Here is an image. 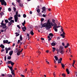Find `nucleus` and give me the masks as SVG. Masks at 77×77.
<instances>
[{
	"label": "nucleus",
	"mask_w": 77,
	"mask_h": 77,
	"mask_svg": "<svg viewBox=\"0 0 77 77\" xmlns=\"http://www.w3.org/2000/svg\"><path fill=\"white\" fill-rule=\"evenodd\" d=\"M20 40H19L18 41L17 44H19V43H20Z\"/></svg>",
	"instance_id": "nucleus-50"
},
{
	"label": "nucleus",
	"mask_w": 77,
	"mask_h": 77,
	"mask_svg": "<svg viewBox=\"0 0 77 77\" xmlns=\"http://www.w3.org/2000/svg\"><path fill=\"white\" fill-rule=\"evenodd\" d=\"M41 23H42V21H44V19L43 18H42L41 19Z\"/></svg>",
	"instance_id": "nucleus-32"
},
{
	"label": "nucleus",
	"mask_w": 77,
	"mask_h": 77,
	"mask_svg": "<svg viewBox=\"0 0 77 77\" xmlns=\"http://www.w3.org/2000/svg\"><path fill=\"white\" fill-rule=\"evenodd\" d=\"M8 11H9V12H11V9L10 8H8Z\"/></svg>",
	"instance_id": "nucleus-45"
},
{
	"label": "nucleus",
	"mask_w": 77,
	"mask_h": 77,
	"mask_svg": "<svg viewBox=\"0 0 77 77\" xmlns=\"http://www.w3.org/2000/svg\"><path fill=\"white\" fill-rule=\"evenodd\" d=\"M5 51V50L3 49H2L1 51V52H3V51Z\"/></svg>",
	"instance_id": "nucleus-55"
},
{
	"label": "nucleus",
	"mask_w": 77,
	"mask_h": 77,
	"mask_svg": "<svg viewBox=\"0 0 77 77\" xmlns=\"http://www.w3.org/2000/svg\"><path fill=\"white\" fill-rule=\"evenodd\" d=\"M8 59L9 60H10V59H11V56H8Z\"/></svg>",
	"instance_id": "nucleus-43"
},
{
	"label": "nucleus",
	"mask_w": 77,
	"mask_h": 77,
	"mask_svg": "<svg viewBox=\"0 0 77 77\" xmlns=\"http://www.w3.org/2000/svg\"><path fill=\"white\" fill-rule=\"evenodd\" d=\"M0 2L1 3V4L2 5H4L5 6L6 5V3L5 1V0H0Z\"/></svg>",
	"instance_id": "nucleus-4"
},
{
	"label": "nucleus",
	"mask_w": 77,
	"mask_h": 77,
	"mask_svg": "<svg viewBox=\"0 0 77 77\" xmlns=\"http://www.w3.org/2000/svg\"><path fill=\"white\" fill-rule=\"evenodd\" d=\"M1 47H2V48H5V46L2 44L1 45Z\"/></svg>",
	"instance_id": "nucleus-21"
},
{
	"label": "nucleus",
	"mask_w": 77,
	"mask_h": 77,
	"mask_svg": "<svg viewBox=\"0 0 77 77\" xmlns=\"http://www.w3.org/2000/svg\"><path fill=\"white\" fill-rule=\"evenodd\" d=\"M16 36H19L20 35V34L19 33H18V32H16Z\"/></svg>",
	"instance_id": "nucleus-39"
},
{
	"label": "nucleus",
	"mask_w": 77,
	"mask_h": 77,
	"mask_svg": "<svg viewBox=\"0 0 77 77\" xmlns=\"http://www.w3.org/2000/svg\"><path fill=\"white\" fill-rule=\"evenodd\" d=\"M12 61H8L7 62V63H8V64H10L11 63V62Z\"/></svg>",
	"instance_id": "nucleus-27"
},
{
	"label": "nucleus",
	"mask_w": 77,
	"mask_h": 77,
	"mask_svg": "<svg viewBox=\"0 0 77 77\" xmlns=\"http://www.w3.org/2000/svg\"><path fill=\"white\" fill-rule=\"evenodd\" d=\"M6 50V53H8V51L9 50H11V48H5Z\"/></svg>",
	"instance_id": "nucleus-8"
},
{
	"label": "nucleus",
	"mask_w": 77,
	"mask_h": 77,
	"mask_svg": "<svg viewBox=\"0 0 77 77\" xmlns=\"http://www.w3.org/2000/svg\"><path fill=\"white\" fill-rule=\"evenodd\" d=\"M62 66V68H65V65L63 64H62V63L61 64Z\"/></svg>",
	"instance_id": "nucleus-29"
},
{
	"label": "nucleus",
	"mask_w": 77,
	"mask_h": 77,
	"mask_svg": "<svg viewBox=\"0 0 77 77\" xmlns=\"http://www.w3.org/2000/svg\"><path fill=\"white\" fill-rule=\"evenodd\" d=\"M4 60L5 61H6V56H5V60Z\"/></svg>",
	"instance_id": "nucleus-52"
},
{
	"label": "nucleus",
	"mask_w": 77,
	"mask_h": 77,
	"mask_svg": "<svg viewBox=\"0 0 77 77\" xmlns=\"http://www.w3.org/2000/svg\"><path fill=\"white\" fill-rule=\"evenodd\" d=\"M26 24V21L24 20L23 23H22V25L23 26H24V24Z\"/></svg>",
	"instance_id": "nucleus-31"
},
{
	"label": "nucleus",
	"mask_w": 77,
	"mask_h": 77,
	"mask_svg": "<svg viewBox=\"0 0 77 77\" xmlns=\"http://www.w3.org/2000/svg\"><path fill=\"white\" fill-rule=\"evenodd\" d=\"M62 45H63V46H64V45H65V44H64V43H62Z\"/></svg>",
	"instance_id": "nucleus-57"
},
{
	"label": "nucleus",
	"mask_w": 77,
	"mask_h": 77,
	"mask_svg": "<svg viewBox=\"0 0 77 77\" xmlns=\"http://www.w3.org/2000/svg\"><path fill=\"white\" fill-rule=\"evenodd\" d=\"M46 62L48 64H50V63H49L47 61H46Z\"/></svg>",
	"instance_id": "nucleus-53"
},
{
	"label": "nucleus",
	"mask_w": 77,
	"mask_h": 77,
	"mask_svg": "<svg viewBox=\"0 0 77 77\" xmlns=\"http://www.w3.org/2000/svg\"><path fill=\"white\" fill-rule=\"evenodd\" d=\"M5 23H8L9 22H8V20H5Z\"/></svg>",
	"instance_id": "nucleus-37"
},
{
	"label": "nucleus",
	"mask_w": 77,
	"mask_h": 77,
	"mask_svg": "<svg viewBox=\"0 0 77 77\" xmlns=\"http://www.w3.org/2000/svg\"><path fill=\"white\" fill-rule=\"evenodd\" d=\"M11 71L12 75H14V76L15 75L14 74V70L13 69H12L11 70Z\"/></svg>",
	"instance_id": "nucleus-14"
},
{
	"label": "nucleus",
	"mask_w": 77,
	"mask_h": 77,
	"mask_svg": "<svg viewBox=\"0 0 77 77\" xmlns=\"http://www.w3.org/2000/svg\"><path fill=\"white\" fill-rule=\"evenodd\" d=\"M17 16L18 17H21V15H20V14L17 15Z\"/></svg>",
	"instance_id": "nucleus-60"
},
{
	"label": "nucleus",
	"mask_w": 77,
	"mask_h": 77,
	"mask_svg": "<svg viewBox=\"0 0 77 77\" xmlns=\"http://www.w3.org/2000/svg\"><path fill=\"white\" fill-rule=\"evenodd\" d=\"M52 21L54 23V26L53 27V28L54 29L55 32H57V28H59V27H60V26H57V25L56 24V23H54V22H55V20H54V19L52 20Z\"/></svg>",
	"instance_id": "nucleus-3"
},
{
	"label": "nucleus",
	"mask_w": 77,
	"mask_h": 77,
	"mask_svg": "<svg viewBox=\"0 0 77 77\" xmlns=\"http://www.w3.org/2000/svg\"><path fill=\"white\" fill-rule=\"evenodd\" d=\"M11 23H10V22H9V23L8 24V26H11Z\"/></svg>",
	"instance_id": "nucleus-47"
},
{
	"label": "nucleus",
	"mask_w": 77,
	"mask_h": 77,
	"mask_svg": "<svg viewBox=\"0 0 77 77\" xmlns=\"http://www.w3.org/2000/svg\"><path fill=\"white\" fill-rule=\"evenodd\" d=\"M16 14L14 16H15L16 15V16L17 17L18 16V11H16Z\"/></svg>",
	"instance_id": "nucleus-41"
},
{
	"label": "nucleus",
	"mask_w": 77,
	"mask_h": 77,
	"mask_svg": "<svg viewBox=\"0 0 77 77\" xmlns=\"http://www.w3.org/2000/svg\"><path fill=\"white\" fill-rule=\"evenodd\" d=\"M47 30H48L50 29V28H51V27L52 26H54V24L52 22L50 23V20H48L47 21Z\"/></svg>",
	"instance_id": "nucleus-2"
},
{
	"label": "nucleus",
	"mask_w": 77,
	"mask_h": 77,
	"mask_svg": "<svg viewBox=\"0 0 77 77\" xmlns=\"http://www.w3.org/2000/svg\"><path fill=\"white\" fill-rule=\"evenodd\" d=\"M64 35H65V32H63V33L60 34V36H62V38H65Z\"/></svg>",
	"instance_id": "nucleus-11"
},
{
	"label": "nucleus",
	"mask_w": 77,
	"mask_h": 77,
	"mask_svg": "<svg viewBox=\"0 0 77 77\" xmlns=\"http://www.w3.org/2000/svg\"><path fill=\"white\" fill-rule=\"evenodd\" d=\"M17 27H18V28H19V29H21V28H20V26H19V25H17Z\"/></svg>",
	"instance_id": "nucleus-49"
},
{
	"label": "nucleus",
	"mask_w": 77,
	"mask_h": 77,
	"mask_svg": "<svg viewBox=\"0 0 77 77\" xmlns=\"http://www.w3.org/2000/svg\"><path fill=\"white\" fill-rule=\"evenodd\" d=\"M62 76H63V77H65L66 75H65V74L64 73H63L62 74Z\"/></svg>",
	"instance_id": "nucleus-42"
},
{
	"label": "nucleus",
	"mask_w": 77,
	"mask_h": 77,
	"mask_svg": "<svg viewBox=\"0 0 77 77\" xmlns=\"http://www.w3.org/2000/svg\"><path fill=\"white\" fill-rule=\"evenodd\" d=\"M15 46V43H14L12 45V47H14Z\"/></svg>",
	"instance_id": "nucleus-61"
},
{
	"label": "nucleus",
	"mask_w": 77,
	"mask_h": 77,
	"mask_svg": "<svg viewBox=\"0 0 77 77\" xmlns=\"http://www.w3.org/2000/svg\"><path fill=\"white\" fill-rule=\"evenodd\" d=\"M41 40H42V41H44V38H41Z\"/></svg>",
	"instance_id": "nucleus-56"
},
{
	"label": "nucleus",
	"mask_w": 77,
	"mask_h": 77,
	"mask_svg": "<svg viewBox=\"0 0 77 77\" xmlns=\"http://www.w3.org/2000/svg\"><path fill=\"white\" fill-rule=\"evenodd\" d=\"M27 36L29 37V34H27Z\"/></svg>",
	"instance_id": "nucleus-64"
},
{
	"label": "nucleus",
	"mask_w": 77,
	"mask_h": 77,
	"mask_svg": "<svg viewBox=\"0 0 77 77\" xmlns=\"http://www.w3.org/2000/svg\"><path fill=\"white\" fill-rule=\"evenodd\" d=\"M12 54H13V51H10L9 53V54L10 56H11L12 55Z\"/></svg>",
	"instance_id": "nucleus-15"
},
{
	"label": "nucleus",
	"mask_w": 77,
	"mask_h": 77,
	"mask_svg": "<svg viewBox=\"0 0 77 77\" xmlns=\"http://www.w3.org/2000/svg\"><path fill=\"white\" fill-rule=\"evenodd\" d=\"M16 1H17V2H18V3H20V6H21V7H23V4H20V2H21V0H16Z\"/></svg>",
	"instance_id": "nucleus-7"
},
{
	"label": "nucleus",
	"mask_w": 77,
	"mask_h": 77,
	"mask_svg": "<svg viewBox=\"0 0 77 77\" xmlns=\"http://www.w3.org/2000/svg\"><path fill=\"white\" fill-rule=\"evenodd\" d=\"M1 25L0 26L1 27H2L3 29H5V28H6V23H5L4 24L3 23H1Z\"/></svg>",
	"instance_id": "nucleus-6"
},
{
	"label": "nucleus",
	"mask_w": 77,
	"mask_h": 77,
	"mask_svg": "<svg viewBox=\"0 0 77 77\" xmlns=\"http://www.w3.org/2000/svg\"><path fill=\"white\" fill-rule=\"evenodd\" d=\"M0 14L1 15H4V13H3L2 12L0 13Z\"/></svg>",
	"instance_id": "nucleus-46"
},
{
	"label": "nucleus",
	"mask_w": 77,
	"mask_h": 77,
	"mask_svg": "<svg viewBox=\"0 0 77 77\" xmlns=\"http://www.w3.org/2000/svg\"><path fill=\"white\" fill-rule=\"evenodd\" d=\"M45 15H45L43 14V15L42 16V17H46Z\"/></svg>",
	"instance_id": "nucleus-51"
},
{
	"label": "nucleus",
	"mask_w": 77,
	"mask_h": 77,
	"mask_svg": "<svg viewBox=\"0 0 77 77\" xmlns=\"http://www.w3.org/2000/svg\"><path fill=\"white\" fill-rule=\"evenodd\" d=\"M12 18H13L12 17H10L9 18H8L9 21H10V20H12Z\"/></svg>",
	"instance_id": "nucleus-30"
},
{
	"label": "nucleus",
	"mask_w": 77,
	"mask_h": 77,
	"mask_svg": "<svg viewBox=\"0 0 77 77\" xmlns=\"http://www.w3.org/2000/svg\"><path fill=\"white\" fill-rule=\"evenodd\" d=\"M73 63L72 64V66H73V67H74L75 68H76L75 67H74V64L75 63V60H73Z\"/></svg>",
	"instance_id": "nucleus-28"
},
{
	"label": "nucleus",
	"mask_w": 77,
	"mask_h": 77,
	"mask_svg": "<svg viewBox=\"0 0 77 77\" xmlns=\"http://www.w3.org/2000/svg\"><path fill=\"white\" fill-rule=\"evenodd\" d=\"M54 57L55 59L57 61L58 60V58H57V57L56 56H55Z\"/></svg>",
	"instance_id": "nucleus-26"
},
{
	"label": "nucleus",
	"mask_w": 77,
	"mask_h": 77,
	"mask_svg": "<svg viewBox=\"0 0 77 77\" xmlns=\"http://www.w3.org/2000/svg\"><path fill=\"white\" fill-rule=\"evenodd\" d=\"M20 41L23 40V38H22V35H20Z\"/></svg>",
	"instance_id": "nucleus-22"
},
{
	"label": "nucleus",
	"mask_w": 77,
	"mask_h": 77,
	"mask_svg": "<svg viewBox=\"0 0 77 77\" xmlns=\"http://www.w3.org/2000/svg\"><path fill=\"white\" fill-rule=\"evenodd\" d=\"M22 29L23 32H26L25 30H26V26H24V27H22Z\"/></svg>",
	"instance_id": "nucleus-13"
},
{
	"label": "nucleus",
	"mask_w": 77,
	"mask_h": 77,
	"mask_svg": "<svg viewBox=\"0 0 77 77\" xmlns=\"http://www.w3.org/2000/svg\"><path fill=\"white\" fill-rule=\"evenodd\" d=\"M66 71L68 74H69V70H68V69H66Z\"/></svg>",
	"instance_id": "nucleus-23"
},
{
	"label": "nucleus",
	"mask_w": 77,
	"mask_h": 77,
	"mask_svg": "<svg viewBox=\"0 0 77 77\" xmlns=\"http://www.w3.org/2000/svg\"><path fill=\"white\" fill-rule=\"evenodd\" d=\"M23 17L24 18H26V14H23Z\"/></svg>",
	"instance_id": "nucleus-44"
},
{
	"label": "nucleus",
	"mask_w": 77,
	"mask_h": 77,
	"mask_svg": "<svg viewBox=\"0 0 77 77\" xmlns=\"http://www.w3.org/2000/svg\"><path fill=\"white\" fill-rule=\"evenodd\" d=\"M60 53L61 54H63L64 53V50L63 47L62 46H60L59 47V49L57 50V54Z\"/></svg>",
	"instance_id": "nucleus-1"
},
{
	"label": "nucleus",
	"mask_w": 77,
	"mask_h": 77,
	"mask_svg": "<svg viewBox=\"0 0 77 77\" xmlns=\"http://www.w3.org/2000/svg\"><path fill=\"white\" fill-rule=\"evenodd\" d=\"M38 15L39 16L41 17V16H42V14L41 13H39L38 14Z\"/></svg>",
	"instance_id": "nucleus-34"
},
{
	"label": "nucleus",
	"mask_w": 77,
	"mask_h": 77,
	"mask_svg": "<svg viewBox=\"0 0 77 77\" xmlns=\"http://www.w3.org/2000/svg\"><path fill=\"white\" fill-rule=\"evenodd\" d=\"M29 14H32V11H30Z\"/></svg>",
	"instance_id": "nucleus-62"
},
{
	"label": "nucleus",
	"mask_w": 77,
	"mask_h": 77,
	"mask_svg": "<svg viewBox=\"0 0 77 77\" xmlns=\"http://www.w3.org/2000/svg\"><path fill=\"white\" fill-rule=\"evenodd\" d=\"M2 76H5V75L4 74H2L1 75Z\"/></svg>",
	"instance_id": "nucleus-63"
},
{
	"label": "nucleus",
	"mask_w": 77,
	"mask_h": 77,
	"mask_svg": "<svg viewBox=\"0 0 77 77\" xmlns=\"http://www.w3.org/2000/svg\"><path fill=\"white\" fill-rule=\"evenodd\" d=\"M53 48V52H54V51H55V50H56V48Z\"/></svg>",
	"instance_id": "nucleus-33"
},
{
	"label": "nucleus",
	"mask_w": 77,
	"mask_h": 77,
	"mask_svg": "<svg viewBox=\"0 0 77 77\" xmlns=\"http://www.w3.org/2000/svg\"><path fill=\"white\" fill-rule=\"evenodd\" d=\"M69 43H67V44L66 46H64V48H67V47H69Z\"/></svg>",
	"instance_id": "nucleus-17"
},
{
	"label": "nucleus",
	"mask_w": 77,
	"mask_h": 77,
	"mask_svg": "<svg viewBox=\"0 0 77 77\" xmlns=\"http://www.w3.org/2000/svg\"><path fill=\"white\" fill-rule=\"evenodd\" d=\"M41 24L42 25V27H46V30H47V23H45L43 24H42V23H41Z\"/></svg>",
	"instance_id": "nucleus-5"
},
{
	"label": "nucleus",
	"mask_w": 77,
	"mask_h": 77,
	"mask_svg": "<svg viewBox=\"0 0 77 77\" xmlns=\"http://www.w3.org/2000/svg\"><path fill=\"white\" fill-rule=\"evenodd\" d=\"M21 49V47L20 46H19V51H20Z\"/></svg>",
	"instance_id": "nucleus-54"
},
{
	"label": "nucleus",
	"mask_w": 77,
	"mask_h": 77,
	"mask_svg": "<svg viewBox=\"0 0 77 77\" xmlns=\"http://www.w3.org/2000/svg\"><path fill=\"white\" fill-rule=\"evenodd\" d=\"M30 33L31 34V35H34V33L33 32V30H32L30 31Z\"/></svg>",
	"instance_id": "nucleus-18"
},
{
	"label": "nucleus",
	"mask_w": 77,
	"mask_h": 77,
	"mask_svg": "<svg viewBox=\"0 0 77 77\" xmlns=\"http://www.w3.org/2000/svg\"><path fill=\"white\" fill-rule=\"evenodd\" d=\"M42 10H43L42 12V13H43L44 12H45V7H43L42 8Z\"/></svg>",
	"instance_id": "nucleus-10"
},
{
	"label": "nucleus",
	"mask_w": 77,
	"mask_h": 77,
	"mask_svg": "<svg viewBox=\"0 0 77 77\" xmlns=\"http://www.w3.org/2000/svg\"><path fill=\"white\" fill-rule=\"evenodd\" d=\"M20 53H21V52H20V51H19L17 53V55H20Z\"/></svg>",
	"instance_id": "nucleus-24"
},
{
	"label": "nucleus",
	"mask_w": 77,
	"mask_h": 77,
	"mask_svg": "<svg viewBox=\"0 0 77 77\" xmlns=\"http://www.w3.org/2000/svg\"><path fill=\"white\" fill-rule=\"evenodd\" d=\"M9 68H10V69L11 70L12 69V67L10 66V67H9Z\"/></svg>",
	"instance_id": "nucleus-48"
},
{
	"label": "nucleus",
	"mask_w": 77,
	"mask_h": 77,
	"mask_svg": "<svg viewBox=\"0 0 77 77\" xmlns=\"http://www.w3.org/2000/svg\"><path fill=\"white\" fill-rule=\"evenodd\" d=\"M10 23L11 24H13V23H14V20H11L10 21Z\"/></svg>",
	"instance_id": "nucleus-20"
},
{
	"label": "nucleus",
	"mask_w": 77,
	"mask_h": 77,
	"mask_svg": "<svg viewBox=\"0 0 77 77\" xmlns=\"http://www.w3.org/2000/svg\"><path fill=\"white\" fill-rule=\"evenodd\" d=\"M37 12L38 13H39V12H40V9H37Z\"/></svg>",
	"instance_id": "nucleus-36"
},
{
	"label": "nucleus",
	"mask_w": 77,
	"mask_h": 77,
	"mask_svg": "<svg viewBox=\"0 0 77 77\" xmlns=\"http://www.w3.org/2000/svg\"><path fill=\"white\" fill-rule=\"evenodd\" d=\"M14 17L15 22H17V21H18V17L16 15L15 16H14Z\"/></svg>",
	"instance_id": "nucleus-9"
},
{
	"label": "nucleus",
	"mask_w": 77,
	"mask_h": 77,
	"mask_svg": "<svg viewBox=\"0 0 77 77\" xmlns=\"http://www.w3.org/2000/svg\"><path fill=\"white\" fill-rule=\"evenodd\" d=\"M13 9L14 11H16V10H17V9H16V8H15V7H13Z\"/></svg>",
	"instance_id": "nucleus-38"
},
{
	"label": "nucleus",
	"mask_w": 77,
	"mask_h": 77,
	"mask_svg": "<svg viewBox=\"0 0 77 77\" xmlns=\"http://www.w3.org/2000/svg\"><path fill=\"white\" fill-rule=\"evenodd\" d=\"M62 60V58H60L59 60H58V63H60L61 62V61Z\"/></svg>",
	"instance_id": "nucleus-12"
},
{
	"label": "nucleus",
	"mask_w": 77,
	"mask_h": 77,
	"mask_svg": "<svg viewBox=\"0 0 77 77\" xmlns=\"http://www.w3.org/2000/svg\"><path fill=\"white\" fill-rule=\"evenodd\" d=\"M49 35L51 36V38H52V36H53V34L52 33H50L49 34Z\"/></svg>",
	"instance_id": "nucleus-25"
},
{
	"label": "nucleus",
	"mask_w": 77,
	"mask_h": 77,
	"mask_svg": "<svg viewBox=\"0 0 77 77\" xmlns=\"http://www.w3.org/2000/svg\"><path fill=\"white\" fill-rule=\"evenodd\" d=\"M51 45H52V46H54V45H56V43L54 42H53L51 44Z\"/></svg>",
	"instance_id": "nucleus-19"
},
{
	"label": "nucleus",
	"mask_w": 77,
	"mask_h": 77,
	"mask_svg": "<svg viewBox=\"0 0 77 77\" xmlns=\"http://www.w3.org/2000/svg\"><path fill=\"white\" fill-rule=\"evenodd\" d=\"M21 77H24L25 76L24 75H21Z\"/></svg>",
	"instance_id": "nucleus-58"
},
{
	"label": "nucleus",
	"mask_w": 77,
	"mask_h": 77,
	"mask_svg": "<svg viewBox=\"0 0 77 77\" xmlns=\"http://www.w3.org/2000/svg\"><path fill=\"white\" fill-rule=\"evenodd\" d=\"M9 77H12V75H8Z\"/></svg>",
	"instance_id": "nucleus-59"
},
{
	"label": "nucleus",
	"mask_w": 77,
	"mask_h": 77,
	"mask_svg": "<svg viewBox=\"0 0 77 77\" xmlns=\"http://www.w3.org/2000/svg\"><path fill=\"white\" fill-rule=\"evenodd\" d=\"M15 63H14L13 62H12L11 61V65H12V66H13V65H14Z\"/></svg>",
	"instance_id": "nucleus-35"
},
{
	"label": "nucleus",
	"mask_w": 77,
	"mask_h": 77,
	"mask_svg": "<svg viewBox=\"0 0 77 77\" xmlns=\"http://www.w3.org/2000/svg\"><path fill=\"white\" fill-rule=\"evenodd\" d=\"M48 40L49 41H50L51 39V38H50V36H48Z\"/></svg>",
	"instance_id": "nucleus-40"
},
{
	"label": "nucleus",
	"mask_w": 77,
	"mask_h": 77,
	"mask_svg": "<svg viewBox=\"0 0 77 77\" xmlns=\"http://www.w3.org/2000/svg\"><path fill=\"white\" fill-rule=\"evenodd\" d=\"M8 40H4L3 41V42L4 44H5L6 43V44L8 43Z\"/></svg>",
	"instance_id": "nucleus-16"
}]
</instances>
